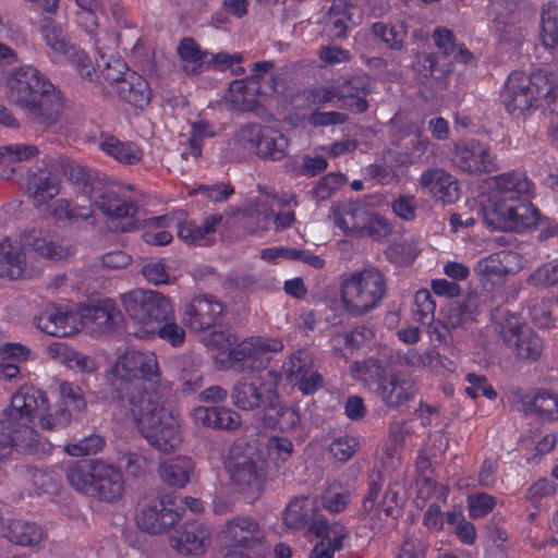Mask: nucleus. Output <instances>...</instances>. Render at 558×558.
<instances>
[{"mask_svg":"<svg viewBox=\"0 0 558 558\" xmlns=\"http://www.w3.org/2000/svg\"><path fill=\"white\" fill-rule=\"evenodd\" d=\"M222 313V304L213 295L194 298L184 307L183 324L194 332L214 328Z\"/></svg>","mask_w":558,"mask_h":558,"instance_id":"obj_17","label":"nucleus"},{"mask_svg":"<svg viewBox=\"0 0 558 558\" xmlns=\"http://www.w3.org/2000/svg\"><path fill=\"white\" fill-rule=\"evenodd\" d=\"M275 409H267L263 414L262 423L267 428H279L282 432L292 430L299 426L301 417L298 411L287 407L279 392L277 391V400L274 402Z\"/></svg>","mask_w":558,"mask_h":558,"instance_id":"obj_36","label":"nucleus"},{"mask_svg":"<svg viewBox=\"0 0 558 558\" xmlns=\"http://www.w3.org/2000/svg\"><path fill=\"white\" fill-rule=\"evenodd\" d=\"M345 175L339 172H330L322 177L311 191L312 197L317 202L330 198L344 183Z\"/></svg>","mask_w":558,"mask_h":558,"instance_id":"obj_49","label":"nucleus"},{"mask_svg":"<svg viewBox=\"0 0 558 558\" xmlns=\"http://www.w3.org/2000/svg\"><path fill=\"white\" fill-rule=\"evenodd\" d=\"M495 505V497L486 493H476L468 497L469 511L473 519L486 515L494 509Z\"/></svg>","mask_w":558,"mask_h":558,"instance_id":"obj_60","label":"nucleus"},{"mask_svg":"<svg viewBox=\"0 0 558 558\" xmlns=\"http://www.w3.org/2000/svg\"><path fill=\"white\" fill-rule=\"evenodd\" d=\"M331 218L347 235L383 238L392 232V226L385 217L360 202L338 203L331 209Z\"/></svg>","mask_w":558,"mask_h":558,"instance_id":"obj_7","label":"nucleus"},{"mask_svg":"<svg viewBox=\"0 0 558 558\" xmlns=\"http://www.w3.org/2000/svg\"><path fill=\"white\" fill-rule=\"evenodd\" d=\"M180 510L175 497L163 494L147 499L141 505L136 522L142 531L150 535H161L179 523Z\"/></svg>","mask_w":558,"mask_h":558,"instance_id":"obj_9","label":"nucleus"},{"mask_svg":"<svg viewBox=\"0 0 558 558\" xmlns=\"http://www.w3.org/2000/svg\"><path fill=\"white\" fill-rule=\"evenodd\" d=\"M349 120V116L339 111H319L315 110L307 117V122L314 128L330 126L343 124Z\"/></svg>","mask_w":558,"mask_h":558,"instance_id":"obj_63","label":"nucleus"},{"mask_svg":"<svg viewBox=\"0 0 558 558\" xmlns=\"http://www.w3.org/2000/svg\"><path fill=\"white\" fill-rule=\"evenodd\" d=\"M315 505L310 498L292 500L284 511V523L292 529L311 524L314 519Z\"/></svg>","mask_w":558,"mask_h":558,"instance_id":"obj_43","label":"nucleus"},{"mask_svg":"<svg viewBox=\"0 0 558 558\" xmlns=\"http://www.w3.org/2000/svg\"><path fill=\"white\" fill-rule=\"evenodd\" d=\"M104 445L105 440L100 435H90L81 439L78 442L69 444L65 450L69 454L74 457L89 456L96 454L102 449Z\"/></svg>","mask_w":558,"mask_h":558,"instance_id":"obj_56","label":"nucleus"},{"mask_svg":"<svg viewBox=\"0 0 558 558\" xmlns=\"http://www.w3.org/2000/svg\"><path fill=\"white\" fill-rule=\"evenodd\" d=\"M476 306L473 298L450 304L444 314L441 328L446 330L466 328L475 319Z\"/></svg>","mask_w":558,"mask_h":558,"instance_id":"obj_40","label":"nucleus"},{"mask_svg":"<svg viewBox=\"0 0 558 558\" xmlns=\"http://www.w3.org/2000/svg\"><path fill=\"white\" fill-rule=\"evenodd\" d=\"M50 167L52 170L62 172L86 196L92 192H97V187H99L105 179V174H101L99 171L87 168L63 156L53 159Z\"/></svg>","mask_w":558,"mask_h":558,"instance_id":"obj_21","label":"nucleus"},{"mask_svg":"<svg viewBox=\"0 0 558 558\" xmlns=\"http://www.w3.org/2000/svg\"><path fill=\"white\" fill-rule=\"evenodd\" d=\"M40 426L47 430H59L65 427L71 421V413L66 407H60L50 412V410L38 417Z\"/></svg>","mask_w":558,"mask_h":558,"instance_id":"obj_59","label":"nucleus"},{"mask_svg":"<svg viewBox=\"0 0 558 558\" xmlns=\"http://www.w3.org/2000/svg\"><path fill=\"white\" fill-rule=\"evenodd\" d=\"M452 162L460 170L468 173H488L497 168L489 147L476 140L454 144Z\"/></svg>","mask_w":558,"mask_h":558,"instance_id":"obj_15","label":"nucleus"},{"mask_svg":"<svg viewBox=\"0 0 558 558\" xmlns=\"http://www.w3.org/2000/svg\"><path fill=\"white\" fill-rule=\"evenodd\" d=\"M465 380L470 386L465 388V392L472 399H476L480 395L494 400L497 397L495 389L487 383V378L484 375L475 373H468Z\"/></svg>","mask_w":558,"mask_h":558,"instance_id":"obj_54","label":"nucleus"},{"mask_svg":"<svg viewBox=\"0 0 558 558\" xmlns=\"http://www.w3.org/2000/svg\"><path fill=\"white\" fill-rule=\"evenodd\" d=\"M0 423L5 424V433L9 436L10 449L14 447L23 453H31L38 445V434L29 425L31 422L3 417Z\"/></svg>","mask_w":558,"mask_h":558,"instance_id":"obj_33","label":"nucleus"},{"mask_svg":"<svg viewBox=\"0 0 558 558\" xmlns=\"http://www.w3.org/2000/svg\"><path fill=\"white\" fill-rule=\"evenodd\" d=\"M75 317L68 312L58 308L46 310L35 317V325L38 329L53 337H68L75 331Z\"/></svg>","mask_w":558,"mask_h":558,"instance_id":"obj_34","label":"nucleus"},{"mask_svg":"<svg viewBox=\"0 0 558 558\" xmlns=\"http://www.w3.org/2000/svg\"><path fill=\"white\" fill-rule=\"evenodd\" d=\"M60 356L70 368L82 373L92 374L98 368L94 359L64 345L60 348Z\"/></svg>","mask_w":558,"mask_h":558,"instance_id":"obj_51","label":"nucleus"},{"mask_svg":"<svg viewBox=\"0 0 558 558\" xmlns=\"http://www.w3.org/2000/svg\"><path fill=\"white\" fill-rule=\"evenodd\" d=\"M350 373L355 380L361 381L376 396L395 374L389 369L387 363L374 356L353 362L350 365Z\"/></svg>","mask_w":558,"mask_h":558,"instance_id":"obj_24","label":"nucleus"},{"mask_svg":"<svg viewBox=\"0 0 558 558\" xmlns=\"http://www.w3.org/2000/svg\"><path fill=\"white\" fill-rule=\"evenodd\" d=\"M242 61V54L241 53H228V52H218V53H211L207 52V58L205 61V71L213 70V71H219L225 72L229 69H231L234 64H239Z\"/></svg>","mask_w":558,"mask_h":558,"instance_id":"obj_58","label":"nucleus"},{"mask_svg":"<svg viewBox=\"0 0 558 558\" xmlns=\"http://www.w3.org/2000/svg\"><path fill=\"white\" fill-rule=\"evenodd\" d=\"M87 197L99 210L111 218L110 228L116 232L125 233L135 228L136 207L121 199L106 177L97 187V192H92Z\"/></svg>","mask_w":558,"mask_h":558,"instance_id":"obj_11","label":"nucleus"},{"mask_svg":"<svg viewBox=\"0 0 558 558\" xmlns=\"http://www.w3.org/2000/svg\"><path fill=\"white\" fill-rule=\"evenodd\" d=\"M194 472V462L189 457H179L165 462L159 468V475L163 482L174 487H184Z\"/></svg>","mask_w":558,"mask_h":558,"instance_id":"obj_38","label":"nucleus"},{"mask_svg":"<svg viewBox=\"0 0 558 558\" xmlns=\"http://www.w3.org/2000/svg\"><path fill=\"white\" fill-rule=\"evenodd\" d=\"M232 485L236 492L250 499H257L266 483V472L263 463L248 457L233 459L229 464Z\"/></svg>","mask_w":558,"mask_h":558,"instance_id":"obj_13","label":"nucleus"},{"mask_svg":"<svg viewBox=\"0 0 558 558\" xmlns=\"http://www.w3.org/2000/svg\"><path fill=\"white\" fill-rule=\"evenodd\" d=\"M209 536L208 527L194 520L175 529L169 537V544L181 555L196 556L204 553Z\"/></svg>","mask_w":558,"mask_h":558,"instance_id":"obj_19","label":"nucleus"},{"mask_svg":"<svg viewBox=\"0 0 558 558\" xmlns=\"http://www.w3.org/2000/svg\"><path fill=\"white\" fill-rule=\"evenodd\" d=\"M541 35H558V4L547 2L541 10Z\"/></svg>","mask_w":558,"mask_h":558,"instance_id":"obj_64","label":"nucleus"},{"mask_svg":"<svg viewBox=\"0 0 558 558\" xmlns=\"http://www.w3.org/2000/svg\"><path fill=\"white\" fill-rule=\"evenodd\" d=\"M501 99L506 110L515 118L525 119L530 111L544 102L545 110L555 118L549 125V137L558 145V80L557 76L544 69H539L525 76L522 73H512L501 92Z\"/></svg>","mask_w":558,"mask_h":558,"instance_id":"obj_3","label":"nucleus"},{"mask_svg":"<svg viewBox=\"0 0 558 558\" xmlns=\"http://www.w3.org/2000/svg\"><path fill=\"white\" fill-rule=\"evenodd\" d=\"M228 548L247 550L262 549L266 545V533L259 522L247 514L234 515L227 520L219 533Z\"/></svg>","mask_w":558,"mask_h":558,"instance_id":"obj_12","label":"nucleus"},{"mask_svg":"<svg viewBox=\"0 0 558 558\" xmlns=\"http://www.w3.org/2000/svg\"><path fill=\"white\" fill-rule=\"evenodd\" d=\"M214 133L210 130V126L206 122H195L192 124V132L189 138V147L190 151L182 153V157L187 159L189 154L194 158H198L202 154V142L213 136Z\"/></svg>","mask_w":558,"mask_h":558,"instance_id":"obj_53","label":"nucleus"},{"mask_svg":"<svg viewBox=\"0 0 558 558\" xmlns=\"http://www.w3.org/2000/svg\"><path fill=\"white\" fill-rule=\"evenodd\" d=\"M49 411L46 392L34 386H22L12 397L11 407L3 417L32 422Z\"/></svg>","mask_w":558,"mask_h":558,"instance_id":"obj_16","label":"nucleus"},{"mask_svg":"<svg viewBox=\"0 0 558 558\" xmlns=\"http://www.w3.org/2000/svg\"><path fill=\"white\" fill-rule=\"evenodd\" d=\"M308 531L317 537L331 539L336 548L343 547V541L349 536L345 526L340 523L330 524L326 519L318 518L308 525Z\"/></svg>","mask_w":558,"mask_h":558,"instance_id":"obj_46","label":"nucleus"},{"mask_svg":"<svg viewBox=\"0 0 558 558\" xmlns=\"http://www.w3.org/2000/svg\"><path fill=\"white\" fill-rule=\"evenodd\" d=\"M416 395L414 383L405 376L396 373L389 378L385 387L377 393V397L385 405L398 409Z\"/></svg>","mask_w":558,"mask_h":558,"instance_id":"obj_32","label":"nucleus"},{"mask_svg":"<svg viewBox=\"0 0 558 558\" xmlns=\"http://www.w3.org/2000/svg\"><path fill=\"white\" fill-rule=\"evenodd\" d=\"M28 191L35 207H40L60 192V179L51 171L33 173L28 179Z\"/></svg>","mask_w":558,"mask_h":558,"instance_id":"obj_35","label":"nucleus"},{"mask_svg":"<svg viewBox=\"0 0 558 558\" xmlns=\"http://www.w3.org/2000/svg\"><path fill=\"white\" fill-rule=\"evenodd\" d=\"M525 416H536L542 421L558 420V393L547 389H532L517 393Z\"/></svg>","mask_w":558,"mask_h":558,"instance_id":"obj_20","label":"nucleus"},{"mask_svg":"<svg viewBox=\"0 0 558 558\" xmlns=\"http://www.w3.org/2000/svg\"><path fill=\"white\" fill-rule=\"evenodd\" d=\"M421 187L434 198L452 204L459 198V184L453 175L440 168L428 169L420 177Z\"/></svg>","mask_w":558,"mask_h":558,"instance_id":"obj_25","label":"nucleus"},{"mask_svg":"<svg viewBox=\"0 0 558 558\" xmlns=\"http://www.w3.org/2000/svg\"><path fill=\"white\" fill-rule=\"evenodd\" d=\"M8 94L29 122L43 128L57 124L63 113L61 92L32 66H22L7 77Z\"/></svg>","mask_w":558,"mask_h":558,"instance_id":"obj_2","label":"nucleus"},{"mask_svg":"<svg viewBox=\"0 0 558 558\" xmlns=\"http://www.w3.org/2000/svg\"><path fill=\"white\" fill-rule=\"evenodd\" d=\"M25 272V259L21 250L9 240L0 241V277L11 280L20 279Z\"/></svg>","mask_w":558,"mask_h":558,"instance_id":"obj_41","label":"nucleus"},{"mask_svg":"<svg viewBox=\"0 0 558 558\" xmlns=\"http://www.w3.org/2000/svg\"><path fill=\"white\" fill-rule=\"evenodd\" d=\"M178 54L184 63V70L192 75H198L205 71L207 50H202L193 37H183L177 47Z\"/></svg>","mask_w":558,"mask_h":558,"instance_id":"obj_42","label":"nucleus"},{"mask_svg":"<svg viewBox=\"0 0 558 558\" xmlns=\"http://www.w3.org/2000/svg\"><path fill=\"white\" fill-rule=\"evenodd\" d=\"M313 357L306 350H298L291 354L288 362L282 366L287 378L291 383L292 379H296L301 376H305L313 369Z\"/></svg>","mask_w":558,"mask_h":558,"instance_id":"obj_48","label":"nucleus"},{"mask_svg":"<svg viewBox=\"0 0 558 558\" xmlns=\"http://www.w3.org/2000/svg\"><path fill=\"white\" fill-rule=\"evenodd\" d=\"M520 254L502 250L481 258L474 266V272L487 280L505 279L520 270Z\"/></svg>","mask_w":558,"mask_h":558,"instance_id":"obj_22","label":"nucleus"},{"mask_svg":"<svg viewBox=\"0 0 558 558\" xmlns=\"http://www.w3.org/2000/svg\"><path fill=\"white\" fill-rule=\"evenodd\" d=\"M251 339L229 348V368L238 373H255L266 368L269 357L257 356Z\"/></svg>","mask_w":558,"mask_h":558,"instance_id":"obj_30","label":"nucleus"},{"mask_svg":"<svg viewBox=\"0 0 558 558\" xmlns=\"http://www.w3.org/2000/svg\"><path fill=\"white\" fill-rule=\"evenodd\" d=\"M163 391L131 399L130 410L141 435L155 449L168 453L182 442L179 416L163 405Z\"/></svg>","mask_w":558,"mask_h":558,"instance_id":"obj_5","label":"nucleus"},{"mask_svg":"<svg viewBox=\"0 0 558 558\" xmlns=\"http://www.w3.org/2000/svg\"><path fill=\"white\" fill-rule=\"evenodd\" d=\"M97 459H83L72 462L66 469V480L77 492L92 494Z\"/></svg>","mask_w":558,"mask_h":558,"instance_id":"obj_37","label":"nucleus"},{"mask_svg":"<svg viewBox=\"0 0 558 558\" xmlns=\"http://www.w3.org/2000/svg\"><path fill=\"white\" fill-rule=\"evenodd\" d=\"M69 63L75 66L80 76L87 82H97L98 74L93 65V62L88 54L83 50L78 49L69 60Z\"/></svg>","mask_w":558,"mask_h":558,"instance_id":"obj_61","label":"nucleus"},{"mask_svg":"<svg viewBox=\"0 0 558 558\" xmlns=\"http://www.w3.org/2000/svg\"><path fill=\"white\" fill-rule=\"evenodd\" d=\"M497 193L490 205L482 211L484 223L494 230L523 231L542 220L538 209L530 202L532 182L518 172H507L495 178Z\"/></svg>","mask_w":558,"mask_h":558,"instance_id":"obj_1","label":"nucleus"},{"mask_svg":"<svg viewBox=\"0 0 558 558\" xmlns=\"http://www.w3.org/2000/svg\"><path fill=\"white\" fill-rule=\"evenodd\" d=\"M277 389L256 376H243L238 379L230 392V400L233 407L241 411L258 410L260 420L267 409H275Z\"/></svg>","mask_w":558,"mask_h":558,"instance_id":"obj_10","label":"nucleus"},{"mask_svg":"<svg viewBox=\"0 0 558 558\" xmlns=\"http://www.w3.org/2000/svg\"><path fill=\"white\" fill-rule=\"evenodd\" d=\"M111 398L131 405V399H140L155 391H163L157 356L150 351L129 350L118 357L112 367Z\"/></svg>","mask_w":558,"mask_h":558,"instance_id":"obj_4","label":"nucleus"},{"mask_svg":"<svg viewBox=\"0 0 558 558\" xmlns=\"http://www.w3.org/2000/svg\"><path fill=\"white\" fill-rule=\"evenodd\" d=\"M289 140L280 131L270 126H264V135L258 144L257 156L271 160L279 161L288 154Z\"/></svg>","mask_w":558,"mask_h":558,"instance_id":"obj_39","label":"nucleus"},{"mask_svg":"<svg viewBox=\"0 0 558 558\" xmlns=\"http://www.w3.org/2000/svg\"><path fill=\"white\" fill-rule=\"evenodd\" d=\"M193 418L196 424L223 430H234L241 425L240 414L226 407H198L194 409Z\"/></svg>","mask_w":558,"mask_h":558,"instance_id":"obj_28","label":"nucleus"},{"mask_svg":"<svg viewBox=\"0 0 558 558\" xmlns=\"http://www.w3.org/2000/svg\"><path fill=\"white\" fill-rule=\"evenodd\" d=\"M80 316L83 327L98 333L113 330L122 319L120 310L110 299L81 306Z\"/></svg>","mask_w":558,"mask_h":558,"instance_id":"obj_18","label":"nucleus"},{"mask_svg":"<svg viewBox=\"0 0 558 558\" xmlns=\"http://www.w3.org/2000/svg\"><path fill=\"white\" fill-rule=\"evenodd\" d=\"M123 490L124 481L121 472L116 466L97 459L90 496L101 501L112 502L121 498Z\"/></svg>","mask_w":558,"mask_h":558,"instance_id":"obj_23","label":"nucleus"},{"mask_svg":"<svg viewBox=\"0 0 558 558\" xmlns=\"http://www.w3.org/2000/svg\"><path fill=\"white\" fill-rule=\"evenodd\" d=\"M527 281L533 286L549 287L558 283V262L551 260L532 272Z\"/></svg>","mask_w":558,"mask_h":558,"instance_id":"obj_55","label":"nucleus"},{"mask_svg":"<svg viewBox=\"0 0 558 558\" xmlns=\"http://www.w3.org/2000/svg\"><path fill=\"white\" fill-rule=\"evenodd\" d=\"M339 99L366 96L374 89V82L366 75H354L337 86Z\"/></svg>","mask_w":558,"mask_h":558,"instance_id":"obj_50","label":"nucleus"},{"mask_svg":"<svg viewBox=\"0 0 558 558\" xmlns=\"http://www.w3.org/2000/svg\"><path fill=\"white\" fill-rule=\"evenodd\" d=\"M16 471L17 475L38 493H47L52 487L51 476L43 470L31 465H21Z\"/></svg>","mask_w":558,"mask_h":558,"instance_id":"obj_52","label":"nucleus"},{"mask_svg":"<svg viewBox=\"0 0 558 558\" xmlns=\"http://www.w3.org/2000/svg\"><path fill=\"white\" fill-rule=\"evenodd\" d=\"M116 93L122 101L140 109L148 106L151 97V90L146 78L132 70L118 84Z\"/></svg>","mask_w":558,"mask_h":558,"instance_id":"obj_29","label":"nucleus"},{"mask_svg":"<svg viewBox=\"0 0 558 558\" xmlns=\"http://www.w3.org/2000/svg\"><path fill=\"white\" fill-rule=\"evenodd\" d=\"M360 441L353 436H343L335 439L330 444V452L333 457L341 461H348L357 450Z\"/></svg>","mask_w":558,"mask_h":558,"instance_id":"obj_62","label":"nucleus"},{"mask_svg":"<svg viewBox=\"0 0 558 558\" xmlns=\"http://www.w3.org/2000/svg\"><path fill=\"white\" fill-rule=\"evenodd\" d=\"M23 244L39 256L59 260L71 254V247L57 242L53 236L44 230L31 229L23 234Z\"/></svg>","mask_w":558,"mask_h":558,"instance_id":"obj_27","label":"nucleus"},{"mask_svg":"<svg viewBox=\"0 0 558 558\" xmlns=\"http://www.w3.org/2000/svg\"><path fill=\"white\" fill-rule=\"evenodd\" d=\"M372 337L373 331L369 328L359 326L350 332L335 333L331 337V343L336 350L349 349L353 351L361 348Z\"/></svg>","mask_w":558,"mask_h":558,"instance_id":"obj_47","label":"nucleus"},{"mask_svg":"<svg viewBox=\"0 0 558 558\" xmlns=\"http://www.w3.org/2000/svg\"><path fill=\"white\" fill-rule=\"evenodd\" d=\"M122 303L131 318L151 331L173 315L170 300L157 291H131L122 295Z\"/></svg>","mask_w":558,"mask_h":558,"instance_id":"obj_8","label":"nucleus"},{"mask_svg":"<svg viewBox=\"0 0 558 558\" xmlns=\"http://www.w3.org/2000/svg\"><path fill=\"white\" fill-rule=\"evenodd\" d=\"M0 536L14 545L34 547L44 539V531L35 522L1 519Z\"/></svg>","mask_w":558,"mask_h":558,"instance_id":"obj_26","label":"nucleus"},{"mask_svg":"<svg viewBox=\"0 0 558 558\" xmlns=\"http://www.w3.org/2000/svg\"><path fill=\"white\" fill-rule=\"evenodd\" d=\"M361 14L357 7L345 0H333L326 16V27L332 35H345L349 25H357Z\"/></svg>","mask_w":558,"mask_h":558,"instance_id":"obj_31","label":"nucleus"},{"mask_svg":"<svg viewBox=\"0 0 558 558\" xmlns=\"http://www.w3.org/2000/svg\"><path fill=\"white\" fill-rule=\"evenodd\" d=\"M120 460L128 476L140 478L148 473L147 459L137 452H125Z\"/></svg>","mask_w":558,"mask_h":558,"instance_id":"obj_57","label":"nucleus"},{"mask_svg":"<svg viewBox=\"0 0 558 558\" xmlns=\"http://www.w3.org/2000/svg\"><path fill=\"white\" fill-rule=\"evenodd\" d=\"M341 303L344 311L360 317L375 308L386 293L383 272L375 268L355 271L341 283Z\"/></svg>","mask_w":558,"mask_h":558,"instance_id":"obj_6","label":"nucleus"},{"mask_svg":"<svg viewBox=\"0 0 558 558\" xmlns=\"http://www.w3.org/2000/svg\"><path fill=\"white\" fill-rule=\"evenodd\" d=\"M500 336L505 344L522 362H536L543 354L544 340L531 327L509 325L501 328Z\"/></svg>","mask_w":558,"mask_h":558,"instance_id":"obj_14","label":"nucleus"},{"mask_svg":"<svg viewBox=\"0 0 558 558\" xmlns=\"http://www.w3.org/2000/svg\"><path fill=\"white\" fill-rule=\"evenodd\" d=\"M97 68L99 71L98 77L101 76L114 89L124 80L126 73L131 72V69L122 59L113 56L106 57L104 53H101L100 60L97 62Z\"/></svg>","mask_w":558,"mask_h":558,"instance_id":"obj_45","label":"nucleus"},{"mask_svg":"<svg viewBox=\"0 0 558 558\" xmlns=\"http://www.w3.org/2000/svg\"><path fill=\"white\" fill-rule=\"evenodd\" d=\"M101 149L125 165L136 163L142 157L141 149L134 143H122L112 136L101 143Z\"/></svg>","mask_w":558,"mask_h":558,"instance_id":"obj_44","label":"nucleus"}]
</instances>
